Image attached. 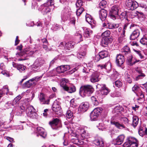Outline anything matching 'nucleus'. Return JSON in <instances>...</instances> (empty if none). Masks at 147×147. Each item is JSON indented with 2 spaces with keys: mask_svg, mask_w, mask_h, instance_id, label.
Returning <instances> with one entry per match:
<instances>
[{
  "mask_svg": "<svg viewBox=\"0 0 147 147\" xmlns=\"http://www.w3.org/2000/svg\"><path fill=\"white\" fill-rule=\"evenodd\" d=\"M94 90L92 86L89 85L82 86L80 87L79 93L83 97L89 96L93 93Z\"/></svg>",
  "mask_w": 147,
  "mask_h": 147,
  "instance_id": "1",
  "label": "nucleus"
},
{
  "mask_svg": "<svg viewBox=\"0 0 147 147\" xmlns=\"http://www.w3.org/2000/svg\"><path fill=\"white\" fill-rule=\"evenodd\" d=\"M54 0H47L46 3L40 6V10L42 11L44 14H46L50 12L51 10L53 9L54 7Z\"/></svg>",
  "mask_w": 147,
  "mask_h": 147,
  "instance_id": "2",
  "label": "nucleus"
},
{
  "mask_svg": "<svg viewBox=\"0 0 147 147\" xmlns=\"http://www.w3.org/2000/svg\"><path fill=\"white\" fill-rule=\"evenodd\" d=\"M138 142L135 138L129 136L127 138V141L123 145V147H137Z\"/></svg>",
  "mask_w": 147,
  "mask_h": 147,
  "instance_id": "3",
  "label": "nucleus"
},
{
  "mask_svg": "<svg viewBox=\"0 0 147 147\" xmlns=\"http://www.w3.org/2000/svg\"><path fill=\"white\" fill-rule=\"evenodd\" d=\"M96 86L97 88L99 90L100 92L99 94L100 95L102 96L107 95L110 92L109 89L105 84H98Z\"/></svg>",
  "mask_w": 147,
  "mask_h": 147,
  "instance_id": "4",
  "label": "nucleus"
},
{
  "mask_svg": "<svg viewBox=\"0 0 147 147\" xmlns=\"http://www.w3.org/2000/svg\"><path fill=\"white\" fill-rule=\"evenodd\" d=\"M44 63V61L42 58H37L34 61L32 66V69L34 71H38L39 69Z\"/></svg>",
  "mask_w": 147,
  "mask_h": 147,
  "instance_id": "5",
  "label": "nucleus"
},
{
  "mask_svg": "<svg viewBox=\"0 0 147 147\" xmlns=\"http://www.w3.org/2000/svg\"><path fill=\"white\" fill-rule=\"evenodd\" d=\"M37 51L34 48L33 49L30 47L27 48L25 49L24 53L20 52L18 53V54L20 57L24 56L25 57L27 56H31Z\"/></svg>",
  "mask_w": 147,
  "mask_h": 147,
  "instance_id": "6",
  "label": "nucleus"
},
{
  "mask_svg": "<svg viewBox=\"0 0 147 147\" xmlns=\"http://www.w3.org/2000/svg\"><path fill=\"white\" fill-rule=\"evenodd\" d=\"M60 104V102L56 100L54 101L52 106L53 111L58 115L61 114V110Z\"/></svg>",
  "mask_w": 147,
  "mask_h": 147,
  "instance_id": "7",
  "label": "nucleus"
},
{
  "mask_svg": "<svg viewBox=\"0 0 147 147\" xmlns=\"http://www.w3.org/2000/svg\"><path fill=\"white\" fill-rule=\"evenodd\" d=\"M42 77H35L27 81L24 83L22 85L23 88H29L35 84L34 81H38V79L41 78Z\"/></svg>",
  "mask_w": 147,
  "mask_h": 147,
  "instance_id": "8",
  "label": "nucleus"
},
{
  "mask_svg": "<svg viewBox=\"0 0 147 147\" xmlns=\"http://www.w3.org/2000/svg\"><path fill=\"white\" fill-rule=\"evenodd\" d=\"M119 9L117 6H113L110 11L109 15L110 18L113 20H115L118 15Z\"/></svg>",
  "mask_w": 147,
  "mask_h": 147,
  "instance_id": "9",
  "label": "nucleus"
},
{
  "mask_svg": "<svg viewBox=\"0 0 147 147\" xmlns=\"http://www.w3.org/2000/svg\"><path fill=\"white\" fill-rule=\"evenodd\" d=\"M89 107V103L87 102L82 103L79 106L78 111V113H83L86 111Z\"/></svg>",
  "mask_w": 147,
  "mask_h": 147,
  "instance_id": "10",
  "label": "nucleus"
},
{
  "mask_svg": "<svg viewBox=\"0 0 147 147\" xmlns=\"http://www.w3.org/2000/svg\"><path fill=\"white\" fill-rule=\"evenodd\" d=\"M87 46L86 45L82 47L79 52L78 53L77 56L79 58H82L85 57L86 54V48Z\"/></svg>",
  "mask_w": 147,
  "mask_h": 147,
  "instance_id": "11",
  "label": "nucleus"
},
{
  "mask_svg": "<svg viewBox=\"0 0 147 147\" xmlns=\"http://www.w3.org/2000/svg\"><path fill=\"white\" fill-rule=\"evenodd\" d=\"M124 61L125 58L123 55L121 54L117 55L116 58V63L118 66H121Z\"/></svg>",
  "mask_w": 147,
  "mask_h": 147,
  "instance_id": "12",
  "label": "nucleus"
},
{
  "mask_svg": "<svg viewBox=\"0 0 147 147\" xmlns=\"http://www.w3.org/2000/svg\"><path fill=\"white\" fill-rule=\"evenodd\" d=\"M99 74L97 72L93 73L90 77V80L91 82L94 83L98 82L100 79L99 78Z\"/></svg>",
  "mask_w": 147,
  "mask_h": 147,
  "instance_id": "13",
  "label": "nucleus"
},
{
  "mask_svg": "<svg viewBox=\"0 0 147 147\" xmlns=\"http://www.w3.org/2000/svg\"><path fill=\"white\" fill-rule=\"evenodd\" d=\"M78 131L81 135L82 139H87L89 137L88 133L84 128L82 127L78 129Z\"/></svg>",
  "mask_w": 147,
  "mask_h": 147,
  "instance_id": "14",
  "label": "nucleus"
},
{
  "mask_svg": "<svg viewBox=\"0 0 147 147\" xmlns=\"http://www.w3.org/2000/svg\"><path fill=\"white\" fill-rule=\"evenodd\" d=\"M124 138L125 136L124 135L122 134L119 135L113 141L114 144L117 145L121 144L123 142Z\"/></svg>",
  "mask_w": 147,
  "mask_h": 147,
  "instance_id": "15",
  "label": "nucleus"
},
{
  "mask_svg": "<svg viewBox=\"0 0 147 147\" xmlns=\"http://www.w3.org/2000/svg\"><path fill=\"white\" fill-rule=\"evenodd\" d=\"M37 131L38 134H36V136L38 137L39 136L45 138L47 136L46 133L44 129L41 127H38L37 128Z\"/></svg>",
  "mask_w": 147,
  "mask_h": 147,
  "instance_id": "16",
  "label": "nucleus"
},
{
  "mask_svg": "<svg viewBox=\"0 0 147 147\" xmlns=\"http://www.w3.org/2000/svg\"><path fill=\"white\" fill-rule=\"evenodd\" d=\"M12 65L13 67L17 68L21 72H24L26 69V67L23 65L19 64L14 62H12Z\"/></svg>",
  "mask_w": 147,
  "mask_h": 147,
  "instance_id": "17",
  "label": "nucleus"
},
{
  "mask_svg": "<svg viewBox=\"0 0 147 147\" xmlns=\"http://www.w3.org/2000/svg\"><path fill=\"white\" fill-rule=\"evenodd\" d=\"M99 18L102 21L104 20L107 17V12L106 10L102 9L99 11Z\"/></svg>",
  "mask_w": 147,
  "mask_h": 147,
  "instance_id": "18",
  "label": "nucleus"
},
{
  "mask_svg": "<svg viewBox=\"0 0 147 147\" xmlns=\"http://www.w3.org/2000/svg\"><path fill=\"white\" fill-rule=\"evenodd\" d=\"M59 121V119L56 118L49 122V124L53 129H56L58 127L57 125Z\"/></svg>",
  "mask_w": 147,
  "mask_h": 147,
  "instance_id": "19",
  "label": "nucleus"
},
{
  "mask_svg": "<svg viewBox=\"0 0 147 147\" xmlns=\"http://www.w3.org/2000/svg\"><path fill=\"white\" fill-rule=\"evenodd\" d=\"M94 143L96 145L100 147H103L104 145L103 139L100 137H98L95 139L94 141Z\"/></svg>",
  "mask_w": 147,
  "mask_h": 147,
  "instance_id": "20",
  "label": "nucleus"
},
{
  "mask_svg": "<svg viewBox=\"0 0 147 147\" xmlns=\"http://www.w3.org/2000/svg\"><path fill=\"white\" fill-rule=\"evenodd\" d=\"M15 109H13L12 110L13 113L15 114L16 115H20L24 111L25 108L23 107L22 108L20 107H18L16 108H15Z\"/></svg>",
  "mask_w": 147,
  "mask_h": 147,
  "instance_id": "21",
  "label": "nucleus"
},
{
  "mask_svg": "<svg viewBox=\"0 0 147 147\" xmlns=\"http://www.w3.org/2000/svg\"><path fill=\"white\" fill-rule=\"evenodd\" d=\"M123 110V108L120 105H118L116 106L113 109L112 112L115 115L117 116V115L120 114L121 112Z\"/></svg>",
  "mask_w": 147,
  "mask_h": 147,
  "instance_id": "22",
  "label": "nucleus"
},
{
  "mask_svg": "<svg viewBox=\"0 0 147 147\" xmlns=\"http://www.w3.org/2000/svg\"><path fill=\"white\" fill-rule=\"evenodd\" d=\"M50 72L51 74V76H55L57 75V74L63 73L64 72L63 69H62L61 66L57 67L56 69L53 70L52 71H51Z\"/></svg>",
  "mask_w": 147,
  "mask_h": 147,
  "instance_id": "23",
  "label": "nucleus"
},
{
  "mask_svg": "<svg viewBox=\"0 0 147 147\" xmlns=\"http://www.w3.org/2000/svg\"><path fill=\"white\" fill-rule=\"evenodd\" d=\"M86 22L91 25L96 23V21L94 20L92 16L89 14H87L86 15Z\"/></svg>",
  "mask_w": 147,
  "mask_h": 147,
  "instance_id": "24",
  "label": "nucleus"
},
{
  "mask_svg": "<svg viewBox=\"0 0 147 147\" xmlns=\"http://www.w3.org/2000/svg\"><path fill=\"white\" fill-rule=\"evenodd\" d=\"M84 31V36L85 37H89L92 33V31L90 29L85 27L82 28Z\"/></svg>",
  "mask_w": 147,
  "mask_h": 147,
  "instance_id": "25",
  "label": "nucleus"
},
{
  "mask_svg": "<svg viewBox=\"0 0 147 147\" xmlns=\"http://www.w3.org/2000/svg\"><path fill=\"white\" fill-rule=\"evenodd\" d=\"M140 35V31L137 29L134 30L131 34L130 38V40H134L137 38Z\"/></svg>",
  "mask_w": 147,
  "mask_h": 147,
  "instance_id": "26",
  "label": "nucleus"
},
{
  "mask_svg": "<svg viewBox=\"0 0 147 147\" xmlns=\"http://www.w3.org/2000/svg\"><path fill=\"white\" fill-rule=\"evenodd\" d=\"M39 100L41 102H42L43 104H48L49 102V99H47L46 100L45 98L44 94L40 93L39 96Z\"/></svg>",
  "mask_w": 147,
  "mask_h": 147,
  "instance_id": "27",
  "label": "nucleus"
},
{
  "mask_svg": "<svg viewBox=\"0 0 147 147\" xmlns=\"http://www.w3.org/2000/svg\"><path fill=\"white\" fill-rule=\"evenodd\" d=\"M107 71V73H110L109 76H111V78L112 80H115L117 78L118 75L117 72L115 71H114L113 70H111Z\"/></svg>",
  "mask_w": 147,
  "mask_h": 147,
  "instance_id": "28",
  "label": "nucleus"
},
{
  "mask_svg": "<svg viewBox=\"0 0 147 147\" xmlns=\"http://www.w3.org/2000/svg\"><path fill=\"white\" fill-rule=\"evenodd\" d=\"M64 90L67 91L69 93H72L75 92L76 88L74 86L72 85L69 87L67 86L66 87H65Z\"/></svg>",
  "mask_w": 147,
  "mask_h": 147,
  "instance_id": "29",
  "label": "nucleus"
},
{
  "mask_svg": "<svg viewBox=\"0 0 147 147\" xmlns=\"http://www.w3.org/2000/svg\"><path fill=\"white\" fill-rule=\"evenodd\" d=\"M111 123L112 125H114L119 129H123L125 128V126L122 124H120L119 122L115 121H111Z\"/></svg>",
  "mask_w": 147,
  "mask_h": 147,
  "instance_id": "30",
  "label": "nucleus"
},
{
  "mask_svg": "<svg viewBox=\"0 0 147 147\" xmlns=\"http://www.w3.org/2000/svg\"><path fill=\"white\" fill-rule=\"evenodd\" d=\"M109 42V39L107 37L102 38L101 42V45L103 47H106Z\"/></svg>",
  "mask_w": 147,
  "mask_h": 147,
  "instance_id": "31",
  "label": "nucleus"
},
{
  "mask_svg": "<svg viewBox=\"0 0 147 147\" xmlns=\"http://www.w3.org/2000/svg\"><path fill=\"white\" fill-rule=\"evenodd\" d=\"M121 52L123 54L126 55L130 53V50L129 47L127 46L124 47L121 49Z\"/></svg>",
  "mask_w": 147,
  "mask_h": 147,
  "instance_id": "32",
  "label": "nucleus"
},
{
  "mask_svg": "<svg viewBox=\"0 0 147 147\" xmlns=\"http://www.w3.org/2000/svg\"><path fill=\"white\" fill-rule=\"evenodd\" d=\"M119 26L118 24H115L107 22V28L109 29H113L118 28Z\"/></svg>",
  "mask_w": 147,
  "mask_h": 147,
  "instance_id": "33",
  "label": "nucleus"
},
{
  "mask_svg": "<svg viewBox=\"0 0 147 147\" xmlns=\"http://www.w3.org/2000/svg\"><path fill=\"white\" fill-rule=\"evenodd\" d=\"M138 3L136 1L133 2L128 8L129 9L133 10L136 8L138 7Z\"/></svg>",
  "mask_w": 147,
  "mask_h": 147,
  "instance_id": "34",
  "label": "nucleus"
},
{
  "mask_svg": "<svg viewBox=\"0 0 147 147\" xmlns=\"http://www.w3.org/2000/svg\"><path fill=\"white\" fill-rule=\"evenodd\" d=\"M98 116L92 111L90 113V117L91 121H94L96 120Z\"/></svg>",
  "mask_w": 147,
  "mask_h": 147,
  "instance_id": "35",
  "label": "nucleus"
},
{
  "mask_svg": "<svg viewBox=\"0 0 147 147\" xmlns=\"http://www.w3.org/2000/svg\"><path fill=\"white\" fill-rule=\"evenodd\" d=\"M101 59H103L104 58L107 57L109 55L108 53L106 51H102L99 53Z\"/></svg>",
  "mask_w": 147,
  "mask_h": 147,
  "instance_id": "36",
  "label": "nucleus"
},
{
  "mask_svg": "<svg viewBox=\"0 0 147 147\" xmlns=\"http://www.w3.org/2000/svg\"><path fill=\"white\" fill-rule=\"evenodd\" d=\"M139 119L136 116H134L133 117L132 125L134 127H135L138 123Z\"/></svg>",
  "mask_w": 147,
  "mask_h": 147,
  "instance_id": "37",
  "label": "nucleus"
},
{
  "mask_svg": "<svg viewBox=\"0 0 147 147\" xmlns=\"http://www.w3.org/2000/svg\"><path fill=\"white\" fill-rule=\"evenodd\" d=\"M14 106V104L10 101H9L6 103L4 106V109H7L12 107Z\"/></svg>",
  "mask_w": 147,
  "mask_h": 147,
  "instance_id": "38",
  "label": "nucleus"
},
{
  "mask_svg": "<svg viewBox=\"0 0 147 147\" xmlns=\"http://www.w3.org/2000/svg\"><path fill=\"white\" fill-rule=\"evenodd\" d=\"M60 144H63L64 146H66L68 145L67 139L65 135H64L63 138L61 140Z\"/></svg>",
  "mask_w": 147,
  "mask_h": 147,
  "instance_id": "39",
  "label": "nucleus"
},
{
  "mask_svg": "<svg viewBox=\"0 0 147 147\" xmlns=\"http://www.w3.org/2000/svg\"><path fill=\"white\" fill-rule=\"evenodd\" d=\"M35 109L34 107L32 106H28L26 109V112L27 114H29L33 111H35Z\"/></svg>",
  "mask_w": 147,
  "mask_h": 147,
  "instance_id": "40",
  "label": "nucleus"
},
{
  "mask_svg": "<svg viewBox=\"0 0 147 147\" xmlns=\"http://www.w3.org/2000/svg\"><path fill=\"white\" fill-rule=\"evenodd\" d=\"M68 80L67 79L63 78L62 79L60 83V85L64 89L65 87H67L66 83L68 82Z\"/></svg>",
  "mask_w": 147,
  "mask_h": 147,
  "instance_id": "41",
  "label": "nucleus"
},
{
  "mask_svg": "<svg viewBox=\"0 0 147 147\" xmlns=\"http://www.w3.org/2000/svg\"><path fill=\"white\" fill-rule=\"evenodd\" d=\"M73 47V45L70 42H67L65 44V50H70Z\"/></svg>",
  "mask_w": 147,
  "mask_h": 147,
  "instance_id": "42",
  "label": "nucleus"
},
{
  "mask_svg": "<svg viewBox=\"0 0 147 147\" xmlns=\"http://www.w3.org/2000/svg\"><path fill=\"white\" fill-rule=\"evenodd\" d=\"M75 35L76 36H78V37L79 38L80 41L83 40L82 33L80 30L77 31Z\"/></svg>",
  "mask_w": 147,
  "mask_h": 147,
  "instance_id": "43",
  "label": "nucleus"
},
{
  "mask_svg": "<svg viewBox=\"0 0 147 147\" xmlns=\"http://www.w3.org/2000/svg\"><path fill=\"white\" fill-rule=\"evenodd\" d=\"M128 25L129 24H126L124 25L122 30V33L121 34L122 37H124L125 36V33L127 30V27Z\"/></svg>",
  "mask_w": 147,
  "mask_h": 147,
  "instance_id": "44",
  "label": "nucleus"
},
{
  "mask_svg": "<svg viewBox=\"0 0 147 147\" xmlns=\"http://www.w3.org/2000/svg\"><path fill=\"white\" fill-rule=\"evenodd\" d=\"M91 100L94 105L97 106L99 104L97 99L94 96H92L91 97Z\"/></svg>",
  "mask_w": 147,
  "mask_h": 147,
  "instance_id": "45",
  "label": "nucleus"
},
{
  "mask_svg": "<svg viewBox=\"0 0 147 147\" xmlns=\"http://www.w3.org/2000/svg\"><path fill=\"white\" fill-rule=\"evenodd\" d=\"M102 110V109L100 107H97L94 109L92 111L94 113L97 114L98 116L99 114L101 113Z\"/></svg>",
  "mask_w": 147,
  "mask_h": 147,
  "instance_id": "46",
  "label": "nucleus"
},
{
  "mask_svg": "<svg viewBox=\"0 0 147 147\" xmlns=\"http://www.w3.org/2000/svg\"><path fill=\"white\" fill-rule=\"evenodd\" d=\"M30 94L32 95L31 98L30 97L29 98H25L24 100V101L26 103L29 102L31 101L34 96V94L32 92L30 93Z\"/></svg>",
  "mask_w": 147,
  "mask_h": 147,
  "instance_id": "47",
  "label": "nucleus"
},
{
  "mask_svg": "<svg viewBox=\"0 0 147 147\" xmlns=\"http://www.w3.org/2000/svg\"><path fill=\"white\" fill-rule=\"evenodd\" d=\"M70 105L73 107H76L77 105L76 100L74 99H72L70 102Z\"/></svg>",
  "mask_w": 147,
  "mask_h": 147,
  "instance_id": "48",
  "label": "nucleus"
},
{
  "mask_svg": "<svg viewBox=\"0 0 147 147\" xmlns=\"http://www.w3.org/2000/svg\"><path fill=\"white\" fill-rule=\"evenodd\" d=\"M107 3V2L105 0L102 1L99 3L100 8L103 9V8L105 7Z\"/></svg>",
  "mask_w": 147,
  "mask_h": 147,
  "instance_id": "49",
  "label": "nucleus"
},
{
  "mask_svg": "<svg viewBox=\"0 0 147 147\" xmlns=\"http://www.w3.org/2000/svg\"><path fill=\"white\" fill-rule=\"evenodd\" d=\"M28 116L32 118H35L36 117L37 114L35 112V111H33L31 112V113L28 114L27 115Z\"/></svg>",
  "mask_w": 147,
  "mask_h": 147,
  "instance_id": "50",
  "label": "nucleus"
},
{
  "mask_svg": "<svg viewBox=\"0 0 147 147\" xmlns=\"http://www.w3.org/2000/svg\"><path fill=\"white\" fill-rule=\"evenodd\" d=\"M73 116V113L72 111L70 110L67 111L66 114V116L67 119L71 118Z\"/></svg>",
  "mask_w": 147,
  "mask_h": 147,
  "instance_id": "51",
  "label": "nucleus"
},
{
  "mask_svg": "<svg viewBox=\"0 0 147 147\" xmlns=\"http://www.w3.org/2000/svg\"><path fill=\"white\" fill-rule=\"evenodd\" d=\"M78 8L77 9L76 14L77 16H80L84 10V9L83 7H78Z\"/></svg>",
  "mask_w": 147,
  "mask_h": 147,
  "instance_id": "52",
  "label": "nucleus"
},
{
  "mask_svg": "<svg viewBox=\"0 0 147 147\" xmlns=\"http://www.w3.org/2000/svg\"><path fill=\"white\" fill-rule=\"evenodd\" d=\"M108 63H105L103 64H100L97 65V67L99 69H107V66Z\"/></svg>",
  "mask_w": 147,
  "mask_h": 147,
  "instance_id": "53",
  "label": "nucleus"
},
{
  "mask_svg": "<svg viewBox=\"0 0 147 147\" xmlns=\"http://www.w3.org/2000/svg\"><path fill=\"white\" fill-rule=\"evenodd\" d=\"M111 34V32L109 30H106L103 32L102 34V36H104V38L109 37Z\"/></svg>",
  "mask_w": 147,
  "mask_h": 147,
  "instance_id": "54",
  "label": "nucleus"
},
{
  "mask_svg": "<svg viewBox=\"0 0 147 147\" xmlns=\"http://www.w3.org/2000/svg\"><path fill=\"white\" fill-rule=\"evenodd\" d=\"M132 57L131 56H130L129 58H128V65H133L136 62L133 61L132 60Z\"/></svg>",
  "mask_w": 147,
  "mask_h": 147,
  "instance_id": "55",
  "label": "nucleus"
},
{
  "mask_svg": "<svg viewBox=\"0 0 147 147\" xmlns=\"http://www.w3.org/2000/svg\"><path fill=\"white\" fill-rule=\"evenodd\" d=\"M83 2L81 0H78L76 4V7H81L83 5Z\"/></svg>",
  "mask_w": 147,
  "mask_h": 147,
  "instance_id": "56",
  "label": "nucleus"
},
{
  "mask_svg": "<svg viewBox=\"0 0 147 147\" xmlns=\"http://www.w3.org/2000/svg\"><path fill=\"white\" fill-rule=\"evenodd\" d=\"M61 66L62 69H63L64 72L69 70L70 69V66L69 65H62Z\"/></svg>",
  "mask_w": 147,
  "mask_h": 147,
  "instance_id": "57",
  "label": "nucleus"
},
{
  "mask_svg": "<svg viewBox=\"0 0 147 147\" xmlns=\"http://www.w3.org/2000/svg\"><path fill=\"white\" fill-rule=\"evenodd\" d=\"M136 13L138 17L142 18L143 19H144V14L141 12L136 11Z\"/></svg>",
  "mask_w": 147,
  "mask_h": 147,
  "instance_id": "58",
  "label": "nucleus"
},
{
  "mask_svg": "<svg viewBox=\"0 0 147 147\" xmlns=\"http://www.w3.org/2000/svg\"><path fill=\"white\" fill-rule=\"evenodd\" d=\"M115 84L117 87L119 88L122 85V83L119 80L116 81L115 82Z\"/></svg>",
  "mask_w": 147,
  "mask_h": 147,
  "instance_id": "59",
  "label": "nucleus"
},
{
  "mask_svg": "<svg viewBox=\"0 0 147 147\" xmlns=\"http://www.w3.org/2000/svg\"><path fill=\"white\" fill-rule=\"evenodd\" d=\"M94 60L95 62L98 61L101 59V57L99 54H97L95 55L94 58Z\"/></svg>",
  "mask_w": 147,
  "mask_h": 147,
  "instance_id": "60",
  "label": "nucleus"
},
{
  "mask_svg": "<svg viewBox=\"0 0 147 147\" xmlns=\"http://www.w3.org/2000/svg\"><path fill=\"white\" fill-rule=\"evenodd\" d=\"M21 98L22 97L20 95L18 96L14 99L13 103V104L17 103Z\"/></svg>",
  "mask_w": 147,
  "mask_h": 147,
  "instance_id": "61",
  "label": "nucleus"
},
{
  "mask_svg": "<svg viewBox=\"0 0 147 147\" xmlns=\"http://www.w3.org/2000/svg\"><path fill=\"white\" fill-rule=\"evenodd\" d=\"M121 121L125 124H127L128 122V119L125 117H123L121 118Z\"/></svg>",
  "mask_w": 147,
  "mask_h": 147,
  "instance_id": "62",
  "label": "nucleus"
},
{
  "mask_svg": "<svg viewBox=\"0 0 147 147\" xmlns=\"http://www.w3.org/2000/svg\"><path fill=\"white\" fill-rule=\"evenodd\" d=\"M134 1L133 0H126V6L128 7L129 6H130L131 4Z\"/></svg>",
  "mask_w": 147,
  "mask_h": 147,
  "instance_id": "63",
  "label": "nucleus"
},
{
  "mask_svg": "<svg viewBox=\"0 0 147 147\" xmlns=\"http://www.w3.org/2000/svg\"><path fill=\"white\" fill-rule=\"evenodd\" d=\"M140 74V75H139L138 76L136 77V80H138L144 77H145V75L143 73H141Z\"/></svg>",
  "mask_w": 147,
  "mask_h": 147,
  "instance_id": "64",
  "label": "nucleus"
}]
</instances>
